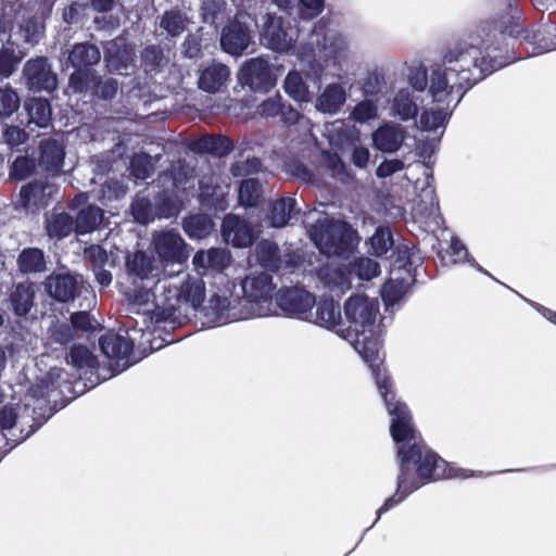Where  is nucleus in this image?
I'll list each match as a JSON object with an SVG mask.
<instances>
[{
	"label": "nucleus",
	"mask_w": 556,
	"mask_h": 556,
	"mask_svg": "<svg viewBox=\"0 0 556 556\" xmlns=\"http://www.w3.org/2000/svg\"><path fill=\"white\" fill-rule=\"evenodd\" d=\"M506 56L500 54L485 61L479 59V51L458 41L444 54L443 64L431 66L429 94L432 102L444 104L426 110L420 114L422 130L437 131L444 129L453 111L464 96L476 84L497 71L506 62Z\"/></svg>",
	"instance_id": "f257e3e1"
},
{
	"label": "nucleus",
	"mask_w": 556,
	"mask_h": 556,
	"mask_svg": "<svg viewBox=\"0 0 556 556\" xmlns=\"http://www.w3.org/2000/svg\"><path fill=\"white\" fill-rule=\"evenodd\" d=\"M390 434L396 446L400 472L396 491L377 510V520L382 514L402 503L409 494L429 482L442 478L466 479L482 476V471L475 472L448 466L444 459L427 446L421 435L415 430L413 422L390 424Z\"/></svg>",
	"instance_id": "f03ea898"
},
{
	"label": "nucleus",
	"mask_w": 556,
	"mask_h": 556,
	"mask_svg": "<svg viewBox=\"0 0 556 556\" xmlns=\"http://www.w3.org/2000/svg\"><path fill=\"white\" fill-rule=\"evenodd\" d=\"M520 12L517 0H507L502 8L490 18L481 21L466 39L460 41L479 51V59H492L503 54L506 62L502 67L513 63L517 58L514 52V42L520 40L532 46L528 55H538L556 50V35L547 28L528 30L519 23Z\"/></svg>",
	"instance_id": "7ed1b4c3"
},
{
	"label": "nucleus",
	"mask_w": 556,
	"mask_h": 556,
	"mask_svg": "<svg viewBox=\"0 0 556 556\" xmlns=\"http://www.w3.org/2000/svg\"><path fill=\"white\" fill-rule=\"evenodd\" d=\"M243 298H226L213 294L205 307V316L216 325L264 315L275 289L269 273H251L241 282Z\"/></svg>",
	"instance_id": "20e7f679"
},
{
	"label": "nucleus",
	"mask_w": 556,
	"mask_h": 556,
	"mask_svg": "<svg viewBox=\"0 0 556 556\" xmlns=\"http://www.w3.org/2000/svg\"><path fill=\"white\" fill-rule=\"evenodd\" d=\"M374 333H352V331H342L341 338L352 343L363 359L369 365L375 378L378 391L383 399L387 410L391 417V424H408L412 421V415L407 405L397 400L392 390V381L384 367L379 362L378 343L372 339Z\"/></svg>",
	"instance_id": "39448f33"
},
{
	"label": "nucleus",
	"mask_w": 556,
	"mask_h": 556,
	"mask_svg": "<svg viewBox=\"0 0 556 556\" xmlns=\"http://www.w3.org/2000/svg\"><path fill=\"white\" fill-rule=\"evenodd\" d=\"M304 224L309 239L324 255L348 257L359 242L357 231L349 223L326 213L311 212Z\"/></svg>",
	"instance_id": "423d86ee"
},
{
	"label": "nucleus",
	"mask_w": 556,
	"mask_h": 556,
	"mask_svg": "<svg viewBox=\"0 0 556 556\" xmlns=\"http://www.w3.org/2000/svg\"><path fill=\"white\" fill-rule=\"evenodd\" d=\"M296 34L282 16L268 12L260 31V42L277 53H289L295 46Z\"/></svg>",
	"instance_id": "0eeeda50"
},
{
	"label": "nucleus",
	"mask_w": 556,
	"mask_h": 556,
	"mask_svg": "<svg viewBox=\"0 0 556 556\" xmlns=\"http://www.w3.org/2000/svg\"><path fill=\"white\" fill-rule=\"evenodd\" d=\"M379 313V302L366 295H352L344 303V315L349 328L342 331L352 333H374L375 323Z\"/></svg>",
	"instance_id": "6e6552de"
},
{
	"label": "nucleus",
	"mask_w": 556,
	"mask_h": 556,
	"mask_svg": "<svg viewBox=\"0 0 556 556\" xmlns=\"http://www.w3.org/2000/svg\"><path fill=\"white\" fill-rule=\"evenodd\" d=\"M238 81L253 92L267 93L276 86L277 78L271 64L256 56L243 62L238 72Z\"/></svg>",
	"instance_id": "1a4fd4ad"
},
{
	"label": "nucleus",
	"mask_w": 556,
	"mask_h": 556,
	"mask_svg": "<svg viewBox=\"0 0 556 556\" xmlns=\"http://www.w3.org/2000/svg\"><path fill=\"white\" fill-rule=\"evenodd\" d=\"M66 363L80 375L79 380L74 384L75 388L83 386L80 393L100 383V376L96 372L99 365L98 357L86 345L80 343L71 345L66 354Z\"/></svg>",
	"instance_id": "9d476101"
},
{
	"label": "nucleus",
	"mask_w": 556,
	"mask_h": 556,
	"mask_svg": "<svg viewBox=\"0 0 556 556\" xmlns=\"http://www.w3.org/2000/svg\"><path fill=\"white\" fill-rule=\"evenodd\" d=\"M22 74L28 89L35 92L52 93L58 88V75L47 56L39 55L27 60Z\"/></svg>",
	"instance_id": "9b49d317"
},
{
	"label": "nucleus",
	"mask_w": 556,
	"mask_h": 556,
	"mask_svg": "<svg viewBox=\"0 0 556 556\" xmlns=\"http://www.w3.org/2000/svg\"><path fill=\"white\" fill-rule=\"evenodd\" d=\"M102 47L108 71L118 75H128L135 65V50L128 42L126 34H121L111 40L104 41Z\"/></svg>",
	"instance_id": "f8f14e48"
},
{
	"label": "nucleus",
	"mask_w": 556,
	"mask_h": 556,
	"mask_svg": "<svg viewBox=\"0 0 556 556\" xmlns=\"http://www.w3.org/2000/svg\"><path fill=\"white\" fill-rule=\"evenodd\" d=\"M99 345L103 355L111 359L110 369L112 374L110 377L125 371L132 365L129 362V356L134 343L126 336L108 332L100 337Z\"/></svg>",
	"instance_id": "ddd939ff"
},
{
	"label": "nucleus",
	"mask_w": 556,
	"mask_h": 556,
	"mask_svg": "<svg viewBox=\"0 0 556 556\" xmlns=\"http://www.w3.org/2000/svg\"><path fill=\"white\" fill-rule=\"evenodd\" d=\"M20 406L4 405L0 409V439L3 444V455L12 451L16 445L28 439L34 432H36L41 425L47 420H35V425L23 434V430L17 432V419Z\"/></svg>",
	"instance_id": "4468645a"
},
{
	"label": "nucleus",
	"mask_w": 556,
	"mask_h": 556,
	"mask_svg": "<svg viewBox=\"0 0 556 556\" xmlns=\"http://www.w3.org/2000/svg\"><path fill=\"white\" fill-rule=\"evenodd\" d=\"M58 189L46 180H31L21 187L16 207L37 213L51 204Z\"/></svg>",
	"instance_id": "2eb2a0df"
},
{
	"label": "nucleus",
	"mask_w": 556,
	"mask_h": 556,
	"mask_svg": "<svg viewBox=\"0 0 556 556\" xmlns=\"http://www.w3.org/2000/svg\"><path fill=\"white\" fill-rule=\"evenodd\" d=\"M276 303L288 316L304 320L309 308H314L315 295L303 287H282L276 294Z\"/></svg>",
	"instance_id": "dca6fc26"
},
{
	"label": "nucleus",
	"mask_w": 556,
	"mask_h": 556,
	"mask_svg": "<svg viewBox=\"0 0 556 556\" xmlns=\"http://www.w3.org/2000/svg\"><path fill=\"white\" fill-rule=\"evenodd\" d=\"M314 307V311L309 308L304 320L334 331L341 337L342 315L340 304L331 298L323 296L319 301L315 300Z\"/></svg>",
	"instance_id": "f3484780"
},
{
	"label": "nucleus",
	"mask_w": 556,
	"mask_h": 556,
	"mask_svg": "<svg viewBox=\"0 0 556 556\" xmlns=\"http://www.w3.org/2000/svg\"><path fill=\"white\" fill-rule=\"evenodd\" d=\"M252 39L250 25L236 18L224 26L219 41L224 52L240 56L253 42Z\"/></svg>",
	"instance_id": "a211bd4d"
},
{
	"label": "nucleus",
	"mask_w": 556,
	"mask_h": 556,
	"mask_svg": "<svg viewBox=\"0 0 556 556\" xmlns=\"http://www.w3.org/2000/svg\"><path fill=\"white\" fill-rule=\"evenodd\" d=\"M152 242L159 257L166 263L181 264L188 258L187 245L174 230L155 233Z\"/></svg>",
	"instance_id": "6ab92c4d"
},
{
	"label": "nucleus",
	"mask_w": 556,
	"mask_h": 556,
	"mask_svg": "<svg viewBox=\"0 0 556 556\" xmlns=\"http://www.w3.org/2000/svg\"><path fill=\"white\" fill-rule=\"evenodd\" d=\"M421 102V97L409 87L400 88L389 100V115L404 123L416 122Z\"/></svg>",
	"instance_id": "aec40b11"
},
{
	"label": "nucleus",
	"mask_w": 556,
	"mask_h": 556,
	"mask_svg": "<svg viewBox=\"0 0 556 556\" xmlns=\"http://www.w3.org/2000/svg\"><path fill=\"white\" fill-rule=\"evenodd\" d=\"M222 236L227 243L235 248L250 247L256 239L253 226L235 214H228L224 217Z\"/></svg>",
	"instance_id": "412c9836"
},
{
	"label": "nucleus",
	"mask_w": 556,
	"mask_h": 556,
	"mask_svg": "<svg viewBox=\"0 0 556 556\" xmlns=\"http://www.w3.org/2000/svg\"><path fill=\"white\" fill-rule=\"evenodd\" d=\"M155 260L152 255L147 254L143 251H135L128 253L125 260V267L128 278L131 280L134 286H138L139 282H153L157 270L155 267Z\"/></svg>",
	"instance_id": "4be33fe9"
},
{
	"label": "nucleus",
	"mask_w": 556,
	"mask_h": 556,
	"mask_svg": "<svg viewBox=\"0 0 556 556\" xmlns=\"http://www.w3.org/2000/svg\"><path fill=\"white\" fill-rule=\"evenodd\" d=\"M261 116L266 118H279L283 126L295 125L302 117L301 113L277 93L264 100L257 108Z\"/></svg>",
	"instance_id": "5701e85b"
},
{
	"label": "nucleus",
	"mask_w": 556,
	"mask_h": 556,
	"mask_svg": "<svg viewBox=\"0 0 556 556\" xmlns=\"http://www.w3.org/2000/svg\"><path fill=\"white\" fill-rule=\"evenodd\" d=\"M404 140V128L400 124L393 122L382 123L372 132L374 148L383 153H395L401 149Z\"/></svg>",
	"instance_id": "b1692460"
},
{
	"label": "nucleus",
	"mask_w": 556,
	"mask_h": 556,
	"mask_svg": "<svg viewBox=\"0 0 556 556\" xmlns=\"http://www.w3.org/2000/svg\"><path fill=\"white\" fill-rule=\"evenodd\" d=\"M65 160V148L62 141L49 137L39 143V165L48 173H61Z\"/></svg>",
	"instance_id": "393cba45"
},
{
	"label": "nucleus",
	"mask_w": 556,
	"mask_h": 556,
	"mask_svg": "<svg viewBox=\"0 0 556 556\" xmlns=\"http://www.w3.org/2000/svg\"><path fill=\"white\" fill-rule=\"evenodd\" d=\"M45 287L48 294L55 301L68 302L76 296L78 281L70 271L53 273L46 278Z\"/></svg>",
	"instance_id": "a878e982"
},
{
	"label": "nucleus",
	"mask_w": 556,
	"mask_h": 556,
	"mask_svg": "<svg viewBox=\"0 0 556 556\" xmlns=\"http://www.w3.org/2000/svg\"><path fill=\"white\" fill-rule=\"evenodd\" d=\"M188 148L193 153H207L216 157L229 155L235 144L231 139L225 135H204L189 142Z\"/></svg>",
	"instance_id": "bb28decb"
},
{
	"label": "nucleus",
	"mask_w": 556,
	"mask_h": 556,
	"mask_svg": "<svg viewBox=\"0 0 556 556\" xmlns=\"http://www.w3.org/2000/svg\"><path fill=\"white\" fill-rule=\"evenodd\" d=\"M153 288L159 295V305H163L162 318L167 319L174 316L177 305L182 302L180 282L163 278L155 280Z\"/></svg>",
	"instance_id": "cd10ccee"
},
{
	"label": "nucleus",
	"mask_w": 556,
	"mask_h": 556,
	"mask_svg": "<svg viewBox=\"0 0 556 556\" xmlns=\"http://www.w3.org/2000/svg\"><path fill=\"white\" fill-rule=\"evenodd\" d=\"M346 90L342 84H328L316 98L315 109L324 114L336 115L346 102Z\"/></svg>",
	"instance_id": "c85d7f7f"
},
{
	"label": "nucleus",
	"mask_w": 556,
	"mask_h": 556,
	"mask_svg": "<svg viewBox=\"0 0 556 556\" xmlns=\"http://www.w3.org/2000/svg\"><path fill=\"white\" fill-rule=\"evenodd\" d=\"M100 61V49L88 41L74 43L66 59L67 64L73 68H93Z\"/></svg>",
	"instance_id": "c756f323"
},
{
	"label": "nucleus",
	"mask_w": 556,
	"mask_h": 556,
	"mask_svg": "<svg viewBox=\"0 0 556 556\" xmlns=\"http://www.w3.org/2000/svg\"><path fill=\"white\" fill-rule=\"evenodd\" d=\"M230 76V70L227 65L214 62L201 71L198 87L204 92L216 93L226 84Z\"/></svg>",
	"instance_id": "7c9ffc66"
},
{
	"label": "nucleus",
	"mask_w": 556,
	"mask_h": 556,
	"mask_svg": "<svg viewBox=\"0 0 556 556\" xmlns=\"http://www.w3.org/2000/svg\"><path fill=\"white\" fill-rule=\"evenodd\" d=\"M189 22L187 14L176 7L159 16V28L168 39H176L187 30Z\"/></svg>",
	"instance_id": "2f4dec72"
},
{
	"label": "nucleus",
	"mask_w": 556,
	"mask_h": 556,
	"mask_svg": "<svg viewBox=\"0 0 556 556\" xmlns=\"http://www.w3.org/2000/svg\"><path fill=\"white\" fill-rule=\"evenodd\" d=\"M45 229L47 236L52 240H63L72 232H75L74 218L65 212L45 215Z\"/></svg>",
	"instance_id": "473e14b6"
},
{
	"label": "nucleus",
	"mask_w": 556,
	"mask_h": 556,
	"mask_svg": "<svg viewBox=\"0 0 556 556\" xmlns=\"http://www.w3.org/2000/svg\"><path fill=\"white\" fill-rule=\"evenodd\" d=\"M35 290L31 283L20 282L10 293V305L15 316L25 317L34 307Z\"/></svg>",
	"instance_id": "72a5a7b5"
},
{
	"label": "nucleus",
	"mask_w": 556,
	"mask_h": 556,
	"mask_svg": "<svg viewBox=\"0 0 556 556\" xmlns=\"http://www.w3.org/2000/svg\"><path fill=\"white\" fill-rule=\"evenodd\" d=\"M17 267L22 274H42L47 271V257L39 248H24L17 255Z\"/></svg>",
	"instance_id": "f704fd0d"
},
{
	"label": "nucleus",
	"mask_w": 556,
	"mask_h": 556,
	"mask_svg": "<svg viewBox=\"0 0 556 556\" xmlns=\"http://www.w3.org/2000/svg\"><path fill=\"white\" fill-rule=\"evenodd\" d=\"M103 217V210L94 204H89L86 207H83L78 211L76 218L74 219L75 233L77 236H83L93 232L102 223Z\"/></svg>",
	"instance_id": "c9c22d12"
},
{
	"label": "nucleus",
	"mask_w": 556,
	"mask_h": 556,
	"mask_svg": "<svg viewBox=\"0 0 556 556\" xmlns=\"http://www.w3.org/2000/svg\"><path fill=\"white\" fill-rule=\"evenodd\" d=\"M182 303L190 304L193 308L202 305L205 299V283L199 276L188 275L180 281Z\"/></svg>",
	"instance_id": "e433bc0d"
},
{
	"label": "nucleus",
	"mask_w": 556,
	"mask_h": 556,
	"mask_svg": "<svg viewBox=\"0 0 556 556\" xmlns=\"http://www.w3.org/2000/svg\"><path fill=\"white\" fill-rule=\"evenodd\" d=\"M193 265L198 268L224 269L229 265V254L220 248L198 251L193 256Z\"/></svg>",
	"instance_id": "4c0bfd02"
},
{
	"label": "nucleus",
	"mask_w": 556,
	"mask_h": 556,
	"mask_svg": "<svg viewBox=\"0 0 556 556\" xmlns=\"http://www.w3.org/2000/svg\"><path fill=\"white\" fill-rule=\"evenodd\" d=\"M214 222L206 214H193L184 218L182 228L190 239L206 238L213 230Z\"/></svg>",
	"instance_id": "58836bf2"
},
{
	"label": "nucleus",
	"mask_w": 556,
	"mask_h": 556,
	"mask_svg": "<svg viewBox=\"0 0 556 556\" xmlns=\"http://www.w3.org/2000/svg\"><path fill=\"white\" fill-rule=\"evenodd\" d=\"M256 260L262 268L268 271H277L281 264L280 250L277 243L270 240H262L255 249Z\"/></svg>",
	"instance_id": "ea45409f"
},
{
	"label": "nucleus",
	"mask_w": 556,
	"mask_h": 556,
	"mask_svg": "<svg viewBox=\"0 0 556 556\" xmlns=\"http://www.w3.org/2000/svg\"><path fill=\"white\" fill-rule=\"evenodd\" d=\"M29 122L40 128L48 127L52 121V108L46 98H33L25 103Z\"/></svg>",
	"instance_id": "a19ab883"
},
{
	"label": "nucleus",
	"mask_w": 556,
	"mask_h": 556,
	"mask_svg": "<svg viewBox=\"0 0 556 556\" xmlns=\"http://www.w3.org/2000/svg\"><path fill=\"white\" fill-rule=\"evenodd\" d=\"M141 66L147 74H157L162 72L167 63L164 49L159 43L148 45L141 50Z\"/></svg>",
	"instance_id": "79ce46f5"
},
{
	"label": "nucleus",
	"mask_w": 556,
	"mask_h": 556,
	"mask_svg": "<svg viewBox=\"0 0 556 556\" xmlns=\"http://www.w3.org/2000/svg\"><path fill=\"white\" fill-rule=\"evenodd\" d=\"M296 207V200L291 197L275 201L269 211L270 225L276 228L285 227L290 220Z\"/></svg>",
	"instance_id": "37998d69"
},
{
	"label": "nucleus",
	"mask_w": 556,
	"mask_h": 556,
	"mask_svg": "<svg viewBox=\"0 0 556 556\" xmlns=\"http://www.w3.org/2000/svg\"><path fill=\"white\" fill-rule=\"evenodd\" d=\"M283 88L286 93L299 103L311 101L308 86L296 71H291L287 74Z\"/></svg>",
	"instance_id": "c03bdc74"
},
{
	"label": "nucleus",
	"mask_w": 556,
	"mask_h": 556,
	"mask_svg": "<svg viewBox=\"0 0 556 556\" xmlns=\"http://www.w3.org/2000/svg\"><path fill=\"white\" fill-rule=\"evenodd\" d=\"M351 277H355L363 281H369L380 274V265L377 261L359 256L348 264Z\"/></svg>",
	"instance_id": "a18cd8bd"
},
{
	"label": "nucleus",
	"mask_w": 556,
	"mask_h": 556,
	"mask_svg": "<svg viewBox=\"0 0 556 556\" xmlns=\"http://www.w3.org/2000/svg\"><path fill=\"white\" fill-rule=\"evenodd\" d=\"M24 55L13 46L0 47V79L10 78L18 68Z\"/></svg>",
	"instance_id": "49530a36"
},
{
	"label": "nucleus",
	"mask_w": 556,
	"mask_h": 556,
	"mask_svg": "<svg viewBox=\"0 0 556 556\" xmlns=\"http://www.w3.org/2000/svg\"><path fill=\"white\" fill-rule=\"evenodd\" d=\"M169 176L173 186L178 190L186 191L194 187V169L185 161L173 163L169 169Z\"/></svg>",
	"instance_id": "de8ad7c7"
},
{
	"label": "nucleus",
	"mask_w": 556,
	"mask_h": 556,
	"mask_svg": "<svg viewBox=\"0 0 556 556\" xmlns=\"http://www.w3.org/2000/svg\"><path fill=\"white\" fill-rule=\"evenodd\" d=\"M98 78L93 68H74L68 77V86L75 93H84L96 85Z\"/></svg>",
	"instance_id": "09e8293b"
},
{
	"label": "nucleus",
	"mask_w": 556,
	"mask_h": 556,
	"mask_svg": "<svg viewBox=\"0 0 556 556\" xmlns=\"http://www.w3.org/2000/svg\"><path fill=\"white\" fill-rule=\"evenodd\" d=\"M371 252L375 256H382L387 254L394 245L391 229L386 226L376 228L374 235L369 238Z\"/></svg>",
	"instance_id": "8fccbe9b"
},
{
	"label": "nucleus",
	"mask_w": 556,
	"mask_h": 556,
	"mask_svg": "<svg viewBox=\"0 0 556 556\" xmlns=\"http://www.w3.org/2000/svg\"><path fill=\"white\" fill-rule=\"evenodd\" d=\"M262 192V185L257 179H244L239 187V202L247 207L256 206Z\"/></svg>",
	"instance_id": "3c124183"
},
{
	"label": "nucleus",
	"mask_w": 556,
	"mask_h": 556,
	"mask_svg": "<svg viewBox=\"0 0 556 556\" xmlns=\"http://www.w3.org/2000/svg\"><path fill=\"white\" fill-rule=\"evenodd\" d=\"M134 219L142 225H148L156 218L154 203L149 198L137 195L130 205Z\"/></svg>",
	"instance_id": "603ef678"
},
{
	"label": "nucleus",
	"mask_w": 556,
	"mask_h": 556,
	"mask_svg": "<svg viewBox=\"0 0 556 556\" xmlns=\"http://www.w3.org/2000/svg\"><path fill=\"white\" fill-rule=\"evenodd\" d=\"M430 76L431 73L428 74V70L424 64H418L410 66L408 68V86L410 90H414V93L421 94L430 88Z\"/></svg>",
	"instance_id": "864d4df0"
},
{
	"label": "nucleus",
	"mask_w": 556,
	"mask_h": 556,
	"mask_svg": "<svg viewBox=\"0 0 556 556\" xmlns=\"http://www.w3.org/2000/svg\"><path fill=\"white\" fill-rule=\"evenodd\" d=\"M131 176L137 180H146L151 177L154 172L152 157L147 153L135 154L129 163Z\"/></svg>",
	"instance_id": "5fc2aeb1"
},
{
	"label": "nucleus",
	"mask_w": 556,
	"mask_h": 556,
	"mask_svg": "<svg viewBox=\"0 0 556 556\" xmlns=\"http://www.w3.org/2000/svg\"><path fill=\"white\" fill-rule=\"evenodd\" d=\"M153 282H140V287H136L135 289L127 292V298L130 304L135 306H143L147 305L150 301H154L159 306V295L156 294V289L153 288Z\"/></svg>",
	"instance_id": "6e6d98bb"
},
{
	"label": "nucleus",
	"mask_w": 556,
	"mask_h": 556,
	"mask_svg": "<svg viewBox=\"0 0 556 556\" xmlns=\"http://www.w3.org/2000/svg\"><path fill=\"white\" fill-rule=\"evenodd\" d=\"M35 169V159L28 155H18L10 165L9 177L17 181L25 180L34 174Z\"/></svg>",
	"instance_id": "4d7b16f0"
},
{
	"label": "nucleus",
	"mask_w": 556,
	"mask_h": 556,
	"mask_svg": "<svg viewBox=\"0 0 556 556\" xmlns=\"http://www.w3.org/2000/svg\"><path fill=\"white\" fill-rule=\"evenodd\" d=\"M448 254L453 258V263H468L471 267L476 268L478 271L491 276L488 270H485L483 267H481L476 260L470 256V254L467 251V248L465 244L458 239V238H452L450 248H448Z\"/></svg>",
	"instance_id": "13d9d810"
},
{
	"label": "nucleus",
	"mask_w": 556,
	"mask_h": 556,
	"mask_svg": "<svg viewBox=\"0 0 556 556\" xmlns=\"http://www.w3.org/2000/svg\"><path fill=\"white\" fill-rule=\"evenodd\" d=\"M21 104L17 92L11 87H0V119L9 118Z\"/></svg>",
	"instance_id": "bf43d9fd"
},
{
	"label": "nucleus",
	"mask_w": 556,
	"mask_h": 556,
	"mask_svg": "<svg viewBox=\"0 0 556 556\" xmlns=\"http://www.w3.org/2000/svg\"><path fill=\"white\" fill-rule=\"evenodd\" d=\"M351 117L359 124L376 119L378 117V104L371 99H364L353 108Z\"/></svg>",
	"instance_id": "052dcab7"
},
{
	"label": "nucleus",
	"mask_w": 556,
	"mask_h": 556,
	"mask_svg": "<svg viewBox=\"0 0 556 556\" xmlns=\"http://www.w3.org/2000/svg\"><path fill=\"white\" fill-rule=\"evenodd\" d=\"M405 294V283L404 280H389L387 281L381 291L382 301L388 308L389 306H393L397 304Z\"/></svg>",
	"instance_id": "680f3d73"
},
{
	"label": "nucleus",
	"mask_w": 556,
	"mask_h": 556,
	"mask_svg": "<svg viewBox=\"0 0 556 556\" xmlns=\"http://www.w3.org/2000/svg\"><path fill=\"white\" fill-rule=\"evenodd\" d=\"M262 167V161L256 156H252L244 161L233 162L230 166V172L235 177H243L260 173Z\"/></svg>",
	"instance_id": "e2e57ef3"
},
{
	"label": "nucleus",
	"mask_w": 556,
	"mask_h": 556,
	"mask_svg": "<svg viewBox=\"0 0 556 556\" xmlns=\"http://www.w3.org/2000/svg\"><path fill=\"white\" fill-rule=\"evenodd\" d=\"M226 10L225 0H204L201 7L202 18L206 24H213L223 17Z\"/></svg>",
	"instance_id": "0e129e2a"
},
{
	"label": "nucleus",
	"mask_w": 556,
	"mask_h": 556,
	"mask_svg": "<svg viewBox=\"0 0 556 556\" xmlns=\"http://www.w3.org/2000/svg\"><path fill=\"white\" fill-rule=\"evenodd\" d=\"M153 203L156 218H170L177 213L174 200L165 192H159L154 197Z\"/></svg>",
	"instance_id": "69168bd1"
},
{
	"label": "nucleus",
	"mask_w": 556,
	"mask_h": 556,
	"mask_svg": "<svg viewBox=\"0 0 556 556\" xmlns=\"http://www.w3.org/2000/svg\"><path fill=\"white\" fill-rule=\"evenodd\" d=\"M70 320V325L73 329L81 330L84 332H93L99 326L97 319L87 311L73 313Z\"/></svg>",
	"instance_id": "338daca9"
},
{
	"label": "nucleus",
	"mask_w": 556,
	"mask_h": 556,
	"mask_svg": "<svg viewBox=\"0 0 556 556\" xmlns=\"http://www.w3.org/2000/svg\"><path fill=\"white\" fill-rule=\"evenodd\" d=\"M2 139L10 149H13L24 144L28 140V134L18 126L5 125L2 131Z\"/></svg>",
	"instance_id": "774afa93"
}]
</instances>
